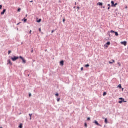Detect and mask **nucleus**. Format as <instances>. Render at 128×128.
<instances>
[{
	"label": "nucleus",
	"mask_w": 128,
	"mask_h": 128,
	"mask_svg": "<svg viewBox=\"0 0 128 128\" xmlns=\"http://www.w3.org/2000/svg\"><path fill=\"white\" fill-rule=\"evenodd\" d=\"M111 4H112V8H116V6H118V3H116L114 4V1H112L111 2Z\"/></svg>",
	"instance_id": "f257e3e1"
},
{
	"label": "nucleus",
	"mask_w": 128,
	"mask_h": 128,
	"mask_svg": "<svg viewBox=\"0 0 128 128\" xmlns=\"http://www.w3.org/2000/svg\"><path fill=\"white\" fill-rule=\"evenodd\" d=\"M19 58H20L22 60L23 64H26V60L22 58V56H20L19 57Z\"/></svg>",
	"instance_id": "f03ea898"
},
{
	"label": "nucleus",
	"mask_w": 128,
	"mask_h": 128,
	"mask_svg": "<svg viewBox=\"0 0 128 128\" xmlns=\"http://www.w3.org/2000/svg\"><path fill=\"white\" fill-rule=\"evenodd\" d=\"M20 58L16 57V56H14V58H12V60L13 62H16V60H18Z\"/></svg>",
	"instance_id": "7ed1b4c3"
},
{
	"label": "nucleus",
	"mask_w": 128,
	"mask_h": 128,
	"mask_svg": "<svg viewBox=\"0 0 128 128\" xmlns=\"http://www.w3.org/2000/svg\"><path fill=\"white\" fill-rule=\"evenodd\" d=\"M121 44L124 46H126V44L128 43L126 42H122Z\"/></svg>",
	"instance_id": "20e7f679"
},
{
	"label": "nucleus",
	"mask_w": 128,
	"mask_h": 128,
	"mask_svg": "<svg viewBox=\"0 0 128 128\" xmlns=\"http://www.w3.org/2000/svg\"><path fill=\"white\" fill-rule=\"evenodd\" d=\"M8 64H10V66H12V61L10 60H8Z\"/></svg>",
	"instance_id": "39448f33"
},
{
	"label": "nucleus",
	"mask_w": 128,
	"mask_h": 128,
	"mask_svg": "<svg viewBox=\"0 0 128 128\" xmlns=\"http://www.w3.org/2000/svg\"><path fill=\"white\" fill-rule=\"evenodd\" d=\"M94 123L96 124V126H100V124H98V121H95L94 122Z\"/></svg>",
	"instance_id": "423d86ee"
},
{
	"label": "nucleus",
	"mask_w": 128,
	"mask_h": 128,
	"mask_svg": "<svg viewBox=\"0 0 128 128\" xmlns=\"http://www.w3.org/2000/svg\"><path fill=\"white\" fill-rule=\"evenodd\" d=\"M6 12V10H3V12H2V13H1L2 16H4V13Z\"/></svg>",
	"instance_id": "0eeeda50"
},
{
	"label": "nucleus",
	"mask_w": 128,
	"mask_h": 128,
	"mask_svg": "<svg viewBox=\"0 0 128 128\" xmlns=\"http://www.w3.org/2000/svg\"><path fill=\"white\" fill-rule=\"evenodd\" d=\"M64 62L63 60L60 62V64L62 66H64Z\"/></svg>",
	"instance_id": "6e6552de"
},
{
	"label": "nucleus",
	"mask_w": 128,
	"mask_h": 128,
	"mask_svg": "<svg viewBox=\"0 0 128 128\" xmlns=\"http://www.w3.org/2000/svg\"><path fill=\"white\" fill-rule=\"evenodd\" d=\"M120 100H122L123 102H126V101H124V99L122 98H120Z\"/></svg>",
	"instance_id": "1a4fd4ad"
},
{
	"label": "nucleus",
	"mask_w": 128,
	"mask_h": 128,
	"mask_svg": "<svg viewBox=\"0 0 128 128\" xmlns=\"http://www.w3.org/2000/svg\"><path fill=\"white\" fill-rule=\"evenodd\" d=\"M114 62H116L114 61V60H112V62H109V64H113Z\"/></svg>",
	"instance_id": "9d476101"
},
{
	"label": "nucleus",
	"mask_w": 128,
	"mask_h": 128,
	"mask_svg": "<svg viewBox=\"0 0 128 128\" xmlns=\"http://www.w3.org/2000/svg\"><path fill=\"white\" fill-rule=\"evenodd\" d=\"M105 124H108V118H106L105 119V121H104Z\"/></svg>",
	"instance_id": "9b49d317"
},
{
	"label": "nucleus",
	"mask_w": 128,
	"mask_h": 128,
	"mask_svg": "<svg viewBox=\"0 0 128 128\" xmlns=\"http://www.w3.org/2000/svg\"><path fill=\"white\" fill-rule=\"evenodd\" d=\"M98 6H102L103 4H102V3H100V2H98Z\"/></svg>",
	"instance_id": "f8f14e48"
},
{
	"label": "nucleus",
	"mask_w": 128,
	"mask_h": 128,
	"mask_svg": "<svg viewBox=\"0 0 128 128\" xmlns=\"http://www.w3.org/2000/svg\"><path fill=\"white\" fill-rule=\"evenodd\" d=\"M114 34H116V36H118V32H115Z\"/></svg>",
	"instance_id": "ddd939ff"
},
{
	"label": "nucleus",
	"mask_w": 128,
	"mask_h": 128,
	"mask_svg": "<svg viewBox=\"0 0 128 128\" xmlns=\"http://www.w3.org/2000/svg\"><path fill=\"white\" fill-rule=\"evenodd\" d=\"M29 116H30V120H32V114H29Z\"/></svg>",
	"instance_id": "4468645a"
},
{
	"label": "nucleus",
	"mask_w": 128,
	"mask_h": 128,
	"mask_svg": "<svg viewBox=\"0 0 128 128\" xmlns=\"http://www.w3.org/2000/svg\"><path fill=\"white\" fill-rule=\"evenodd\" d=\"M85 68H90V64H88L86 65Z\"/></svg>",
	"instance_id": "2eb2a0df"
},
{
	"label": "nucleus",
	"mask_w": 128,
	"mask_h": 128,
	"mask_svg": "<svg viewBox=\"0 0 128 128\" xmlns=\"http://www.w3.org/2000/svg\"><path fill=\"white\" fill-rule=\"evenodd\" d=\"M106 45H107V46H110V42H108L106 43Z\"/></svg>",
	"instance_id": "dca6fc26"
},
{
	"label": "nucleus",
	"mask_w": 128,
	"mask_h": 128,
	"mask_svg": "<svg viewBox=\"0 0 128 128\" xmlns=\"http://www.w3.org/2000/svg\"><path fill=\"white\" fill-rule=\"evenodd\" d=\"M118 88H119L121 89L122 88V85L119 84L118 86Z\"/></svg>",
	"instance_id": "f3484780"
},
{
	"label": "nucleus",
	"mask_w": 128,
	"mask_h": 128,
	"mask_svg": "<svg viewBox=\"0 0 128 128\" xmlns=\"http://www.w3.org/2000/svg\"><path fill=\"white\" fill-rule=\"evenodd\" d=\"M42 22V19H40V20H37V22H38V23L40 22Z\"/></svg>",
	"instance_id": "a211bd4d"
},
{
	"label": "nucleus",
	"mask_w": 128,
	"mask_h": 128,
	"mask_svg": "<svg viewBox=\"0 0 128 128\" xmlns=\"http://www.w3.org/2000/svg\"><path fill=\"white\" fill-rule=\"evenodd\" d=\"M116 32H114V30H111L110 31V33L111 34H114Z\"/></svg>",
	"instance_id": "6ab92c4d"
},
{
	"label": "nucleus",
	"mask_w": 128,
	"mask_h": 128,
	"mask_svg": "<svg viewBox=\"0 0 128 128\" xmlns=\"http://www.w3.org/2000/svg\"><path fill=\"white\" fill-rule=\"evenodd\" d=\"M20 128H22V124H20L19 126Z\"/></svg>",
	"instance_id": "aec40b11"
},
{
	"label": "nucleus",
	"mask_w": 128,
	"mask_h": 128,
	"mask_svg": "<svg viewBox=\"0 0 128 128\" xmlns=\"http://www.w3.org/2000/svg\"><path fill=\"white\" fill-rule=\"evenodd\" d=\"M24 22H28V20H26V18H24Z\"/></svg>",
	"instance_id": "412c9836"
},
{
	"label": "nucleus",
	"mask_w": 128,
	"mask_h": 128,
	"mask_svg": "<svg viewBox=\"0 0 128 128\" xmlns=\"http://www.w3.org/2000/svg\"><path fill=\"white\" fill-rule=\"evenodd\" d=\"M118 64L119 66H122V64H120V63L118 62Z\"/></svg>",
	"instance_id": "4be33fe9"
},
{
	"label": "nucleus",
	"mask_w": 128,
	"mask_h": 128,
	"mask_svg": "<svg viewBox=\"0 0 128 128\" xmlns=\"http://www.w3.org/2000/svg\"><path fill=\"white\" fill-rule=\"evenodd\" d=\"M20 10H22V9H20V8L18 9V12H20Z\"/></svg>",
	"instance_id": "5701e85b"
},
{
	"label": "nucleus",
	"mask_w": 128,
	"mask_h": 128,
	"mask_svg": "<svg viewBox=\"0 0 128 128\" xmlns=\"http://www.w3.org/2000/svg\"><path fill=\"white\" fill-rule=\"evenodd\" d=\"M2 5L0 6V10H2Z\"/></svg>",
	"instance_id": "b1692460"
},
{
	"label": "nucleus",
	"mask_w": 128,
	"mask_h": 128,
	"mask_svg": "<svg viewBox=\"0 0 128 128\" xmlns=\"http://www.w3.org/2000/svg\"><path fill=\"white\" fill-rule=\"evenodd\" d=\"M12 54V51L11 50H10L8 52V54Z\"/></svg>",
	"instance_id": "393cba45"
},
{
	"label": "nucleus",
	"mask_w": 128,
	"mask_h": 128,
	"mask_svg": "<svg viewBox=\"0 0 128 128\" xmlns=\"http://www.w3.org/2000/svg\"><path fill=\"white\" fill-rule=\"evenodd\" d=\"M103 95L104 96H106V92H104L103 94Z\"/></svg>",
	"instance_id": "a878e982"
},
{
	"label": "nucleus",
	"mask_w": 128,
	"mask_h": 128,
	"mask_svg": "<svg viewBox=\"0 0 128 128\" xmlns=\"http://www.w3.org/2000/svg\"><path fill=\"white\" fill-rule=\"evenodd\" d=\"M60 98H58L57 99V102H60Z\"/></svg>",
	"instance_id": "bb28decb"
},
{
	"label": "nucleus",
	"mask_w": 128,
	"mask_h": 128,
	"mask_svg": "<svg viewBox=\"0 0 128 128\" xmlns=\"http://www.w3.org/2000/svg\"><path fill=\"white\" fill-rule=\"evenodd\" d=\"M39 31L40 32H42V28H39Z\"/></svg>",
	"instance_id": "cd10ccee"
},
{
	"label": "nucleus",
	"mask_w": 128,
	"mask_h": 128,
	"mask_svg": "<svg viewBox=\"0 0 128 128\" xmlns=\"http://www.w3.org/2000/svg\"><path fill=\"white\" fill-rule=\"evenodd\" d=\"M85 126L86 128H88V124L86 123L85 124Z\"/></svg>",
	"instance_id": "c85d7f7f"
},
{
	"label": "nucleus",
	"mask_w": 128,
	"mask_h": 128,
	"mask_svg": "<svg viewBox=\"0 0 128 128\" xmlns=\"http://www.w3.org/2000/svg\"><path fill=\"white\" fill-rule=\"evenodd\" d=\"M63 22L64 24V22H66V19H64L63 20Z\"/></svg>",
	"instance_id": "c756f323"
},
{
	"label": "nucleus",
	"mask_w": 128,
	"mask_h": 128,
	"mask_svg": "<svg viewBox=\"0 0 128 128\" xmlns=\"http://www.w3.org/2000/svg\"><path fill=\"white\" fill-rule=\"evenodd\" d=\"M104 48H108V46L106 44L104 45Z\"/></svg>",
	"instance_id": "7c9ffc66"
},
{
	"label": "nucleus",
	"mask_w": 128,
	"mask_h": 128,
	"mask_svg": "<svg viewBox=\"0 0 128 128\" xmlns=\"http://www.w3.org/2000/svg\"><path fill=\"white\" fill-rule=\"evenodd\" d=\"M56 96H58L59 94H56Z\"/></svg>",
	"instance_id": "2f4dec72"
},
{
	"label": "nucleus",
	"mask_w": 128,
	"mask_h": 128,
	"mask_svg": "<svg viewBox=\"0 0 128 128\" xmlns=\"http://www.w3.org/2000/svg\"><path fill=\"white\" fill-rule=\"evenodd\" d=\"M119 104H122V101H120Z\"/></svg>",
	"instance_id": "473e14b6"
},
{
	"label": "nucleus",
	"mask_w": 128,
	"mask_h": 128,
	"mask_svg": "<svg viewBox=\"0 0 128 128\" xmlns=\"http://www.w3.org/2000/svg\"><path fill=\"white\" fill-rule=\"evenodd\" d=\"M88 120H90V118H88Z\"/></svg>",
	"instance_id": "72a5a7b5"
},
{
	"label": "nucleus",
	"mask_w": 128,
	"mask_h": 128,
	"mask_svg": "<svg viewBox=\"0 0 128 128\" xmlns=\"http://www.w3.org/2000/svg\"><path fill=\"white\" fill-rule=\"evenodd\" d=\"M81 70L82 72V70H84V68H81Z\"/></svg>",
	"instance_id": "f704fd0d"
},
{
	"label": "nucleus",
	"mask_w": 128,
	"mask_h": 128,
	"mask_svg": "<svg viewBox=\"0 0 128 128\" xmlns=\"http://www.w3.org/2000/svg\"><path fill=\"white\" fill-rule=\"evenodd\" d=\"M32 30H30V34H32Z\"/></svg>",
	"instance_id": "c9c22d12"
},
{
	"label": "nucleus",
	"mask_w": 128,
	"mask_h": 128,
	"mask_svg": "<svg viewBox=\"0 0 128 128\" xmlns=\"http://www.w3.org/2000/svg\"><path fill=\"white\" fill-rule=\"evenodd\" d=\"M52 34H54V30H52Z\"/></svg>",
	"instance_id": "e433bc0d"
},
{
	"label": "nucleus",
	"mask_w": 128,
	"mask_h": 128,
	"mask_svg": "<svg viewBox=\"0 0 128 128\" xmlns=\"http://www.w3.org/2000/svg\"><path fill=\"white\" fill-rule=\"evenodd\" d=\"M108 6H110V4H108Z\"/></svg>",
	"instance_id": "4c0bfd02"
},
{
	"label": "nucleus",
	"mask_w": 128,
	"mask_h": 128,
	"mask_svg": "<svg viewBox=\"0 0 128 128\" xmlns=\"http://www.w3.org/2000/svg\"><path fill=\"white\" fill-rule=\"evenodd\" d=\"M108 10H110V7H109V8H108Z\"/></svg>",
	"instance_id": "58836bf2"
},
{
	"label": "nucleus",
	"mask_w": 128,
	"mask_h": 128,
	"mask_svg": "<svg viewBox=\"0 0 128 128\" xmlns=\"http://www.w3.org/2000/svg\"><path fill=\"white\" fill-rule=\"evenodd\" d=\"M30 97L32 96V94H30Z\"/></svg>",
	"instance_id": "ea45409f"
},
{
	"label": "nucleus",
	"mask_w": 128,
	"mask_h": 128,
	"mask_svg": "<svg viewBox=\"0 0 128 128\" xmlns=\"http://www.w3.org/2000/svg\"><path fill=\"white\" fill-rule=\"evenodd\" d=\"M78 10H80V7H78Z\"/></svg>",
	"instance_id": "a19ab883"
},
{
	"label": "nucleus",
	"mask_w": 128,
	"mask_h": 128,
	"mask_svg": "<svg viewBox=\"0 0 128 128\" xmlns=\"http://www.w3.org/2000/svg\"><path fill=\"white\" fill-rule=\"evenodd\" d=\"M30 2H34V1H30Z\"/></svg>",
	"instance_id": "79ce46f5"
},
{
	"label": "nucleus",
	"mask_w": 128,
	"mask_h": 128,
	"mask_svg": "<svg viewBox=\"0 0 128 128\" xmlns=\"http://www.w3.org/2000/svg\"><path fill=\"white\" fill-rule=\"evenodd\" d=\"M32 52H34V50H32Z\"/></svg>",
	"instance_id": "37998d69"
},
{
	"label": "nucleus",
	"mask_w": 128,
	"mask_h": 128,
	"mask_svg": "<svg viewBox=\"0 0 128 128\" xmlns=\"http://www.w3.org/2000/svg\"><path fill=\"white\" fill-rule=\"evenodd\" d=\"M126 8H128V6H126Z\"/></svg>",
	"instance_id": "c03bdc74"
},
{
	"label": "nucleus",
	"mask_w": 128,
	"mask_h": 128,
	"mask_svg": "<svg viewBox=\"0 0 128 128\" xmlns=\"http://www.w3.org/2000/svg\"><path fill=\"white\" fill-rule=\"evenodd\" d=\"M18 24H20V23H19V24H17V26H18Z\"/></svg>",
	"instance_id": "a18cd8bd"
}]
</instances>
